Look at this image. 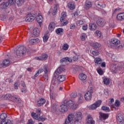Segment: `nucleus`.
<instances>
[{
    "label": "nucleus",
    "mask_w": 124,
    "mask_h": 124,
    "mask_svg": "<svg viewBox=\"0 0 124 124\" xmlns=\"http://www.w3.org/2000/svg\"><path fill=\"white\" fill-rule=\"evenodd\" d=\"M36 113H37V114ZM36 113L32 112L31 113V117H32L34 120H37L41 122H45L46 118L43 117V115L40 116V114H41V109H36Z\"/></svg>",
    "instance_id": "nucleus-1"
},
{
    "label": "nucleus",
    "mask_w": 124,
    "mask_h": 124,
    "mask_svg": "<svg viewBox=\"0 0 124 124\" xmlns=\"http://www.w3.org/2000/svg\"><path fill=\"white\" fill-rule=\"evenodd\" d=\"M1 98L3 100H8V99H13L16 102H19L20 101V99L18 98V96L16 95L12 96L9 94H6L2 95Z\"/></svg>",
    "instance_id": "nucleus-2"
},
{
    "label": "nucleus",
    "mask_w": 124,
    "mask_h": 124,
    "mask_svg": "<svg viewBox=\"0 0 124 124\" xmlns=\"http://www.w3.org/2000/svg\"><path fill=\"white\" fill-rule=\"evenodd\" d=\"M39 70L41 71V73L42 72L44 73V74L43 75V78L48 80V72H49V67L48 65H46L44 66L43 68H40Z\"/></svg>",
    "instance_id": "nucleus-3"
},
{
    "label": "nucleus",
    "mask_w": 124,
    "mask_h": 124,
    "mask_svg": "<svg viewBox=\"0 0 124 124\" xmlns=\"http://www.w3.org/2000/svg\"><path fill=\"white\" fill-rule=\"evenodd\" d=\"M66 12H62L61 14V17H60V21L62 23V26H66L67 24H68V21L66 20Z\"/></svg>",
    "instance_id": "nucleus-4"
},
{
    "label": "nucleus",
    "mask_w": 124,
    "mask_h": 124,
    "mask_svg": "<svg viewBox=\"0 0 124 124\" xmlns=\"http://www.w3.org/2000/svg\"><path fill=\"white\" fill-rule=\"evenodd\" d=\"M59 110L62 113H66V112L68 111V106H67L66 105V102H64V101L63 102H62V105L59 108Z\"/></svg>",
    "instance_id": "nucleus-5"
},
{
    "label": "nucleus",
    "mask_w": 124,
    "mask_h": 124,
    "mask_svg": "<svg viewBox=\"0 0 124 124\" xmlns=\"http://www.w3.org/2000/svg\"><path fill=\"white\" fill-rule=\"evenodd\" d=\"M27 52L26 46H20L16 51L17 56H23Z\"/></svg>",
    "instance_id": "nucleus-6"
},
{
    "label": "nucleus",
    "mask_w": 124,
    "mask_h": 124,
    "mask_svg": "<svg viewBox=\"0 0 124 124\" xmlns=\"http://www.w3.org/2000/svg\"><path fill=\"white\" fill-rule=\"evenodd\" d=\"M93 88H89L88 91L84 95V97L87 101H89L92 99V94L93 93Z\"/></svg>",
    "instance_id": "nucleus-7"
},
{
    "label": "nucleus",
    "mask_w": 124,
    "mask_h": 124,
    "mask_svg": "<svg viewBox=\"0 0 124 124\" xmlns=\"http://www.w3.org/2000/svg\"><path fill=\"white\" fill-rule=\"evenodd\" d=\"M36 17V15L35 14H31V13H30L27 15L25 21L26 22H32V21L35 19Z\"/></svg>",
    "instance_id": "nucleus-8"
},
{
    "label": "nucleus",
    "mask_w": 124,
    "mask_h": 124,
    "mask_svg": "<svg viewBox=\"0 0 124 124\" xmlns=\"http://www.w3.org/2000/svg\"><path fill=\"white\" fill-rule=\"evenodd\" d=\"M73 119H74V115L73 114H69L68 117L65 119L64 124H71Z\"/></svg>",
    "instance_id": "nucleus-9"
},
{
    "label": "nucleus",
    "mask_w": 124,
    "mask_h": 124,
    "mask_svg": "<svg viewBox=\"0 0 124 124\" xmlns=\"http://www.w3.org/2000/svg\"><path fill=\"white\" fill-rule=\"evenodd\" d=\"M64 102H66V105L68 107L70 108H72L73 109H75L77 106H76V104L75 102H73V101L70 100V101H66L64 100Z\"/></svg>",
    "instance_id": "nucleus-10"
},
{
    "label": "nucleus",
    "mask_w": 124,
    "mask_h": 124,
    "mask_svg": "<svg viewBox=\"0 0 124 124\" xmlns=\"http://www.w3.org/2000/svg\"><path fill=\"white\" fill-rule=\"evenodd\" d=\"M82 117V113L80 112H77L75 115V122H77V123H81Z\"/></svg>",
    "instance_id": "nucleus-11"
},
{
    "label": "nucleus",
    "mask_w": 124,
    "mask_h": 124,
    "mask_svg": "<svg viewBox=\"0 0 124 124\" xmlns=\"http://www.w3.org/2000/svg\"><path fill=\"white\" fill-rule=\"evenodd\" d=\"M96 24L99 27H104L105 24H106V21L105 20L102 18H99L96 21Z\"/></svg>",
    "instance_id": "nucleus-12"
},
{
    "label": "nucleus",
    "mask_w": 124,
    "mask_h": 124,
    "mask_svg": "<svg viewBox=\"0 0 124 124\" xmlns=\"http://www.w3.org/2000/svg\"><path fill=\"white\" fill-rule=\"evenodd\" d=\"M102 102V101H101V100H98L95 103L93 104L91 107L92 110H94L96 109L97 107H99V106L101 105Z\"/></svg>",
    "instance_id": "nucleus-13"
},
{
    "label": "nucleus",
    "mask_w": 124,
    "mask_h": 124,
    "mask_svg": "<svg viewBox=\"0 0 124 124\" xmlns=\"http://www.w3.org/2000/svg\"><path fill=\"white\" fill-rule=\"evenodd\" d=\"M35 15H36L35 18H36L37 22L40 25V24H42V22H43V17H42V16L39 13H38V15L36 14Z\"/></svg>",
    "instance_id": "nucleus-14"
},
{
    "label": "nucleus",
    "mask_w": 124,
    "mask_h": 124,
    "mask_svg": "<svg viewBox=\"0 0 124 124\" xmlns=\"http://www.w3.org/2000/svg\"><path fill=\"white\" fill-rule=\"evenodd\" d=\"M99 115V120H100V121H105V120L108 119V117H109L108 114L102 112H100Z\"/></svg>",
    "instance_id": "nucleus-15"
},
{
    "label": "nucleus",
    "mask_w": 124,
    "mask_h": 124,
    "mask_svg": "<svg viewBox=\"0 0 124 124\" xmlns=\"http://www.w3.org/2000/svg\"><path fill=\"white\" fill-rule=\"evenodd\" d=\"M110 44L111 46H117L120 44V40L118 39H112L111 40Z\"/></svg>",
    "instance_id": "nucleus-16"
},
{
    "label": "nucleus",
    "mask_w": 124,
    "mask_h": 124,
    "mask_svg": "<svg viewBox=\"0 0 124 124\" xmlns=\"http://www.w3.org/2000/svg\"><path fill=\"white\" fill-rule=\"evenodd\" d=\"M36 60H39V61H46L48 59V55L44 53L40 57H36Z\"/></svg>",
    "instance_id": "nucleus-17"
},
{
    "label": "nucleus",
    "mask_w": 124,
    "mask_h": 124,
    "mask_svg": "<svg viewBox=\"0 0 124 124\" xmlns=\"http://www.w3.org/2000/svg\"><path fill=\"white\" fill-rule=\"evenodd\" d=\"M65 70L64 68H62L61 66L59 67L55 72L54 75H59L62 73V72H63Z\"/></svg>",
    "instance_id": "nucleus-18"
},
{
    "label": "nucleus",
    "mask_w": 124,
    "mask_h": 124,
    "mask_svg": "<svg viewBox=\"0 0 124 124\" xmlns=\"http://www.w3.org/2000/svg\"><path fill=\"white\" fill-rule=\"evenodd\" d=\"M61 63H65L67 62H72V59L68 57H65L64 58L60 60Z\"/></svg>",
    "instance_id": "nucleus-19"
},
{
    "label": "nucleus",
    "mask_w": 124,
    "mask_h": 124,
    "mask_svg": "<svg viewBox=\"0 0 124 124\" xmlns=\"http://www.w3.org/2000/svg\"><path fill=\"white\" fill-rule=\"evenodd\" d=\"M39 42H40V40L38 38L31 39L29 41V43L31 45H34V44H36V43H39Z\"/></svg>",
    "instance_id": "nucleus-20"
},
{
    "label": "nucleus",
    "mask_w": 124,
    "mask_h": 124,
    "mask_svg": "<svg viewBox=\"0 0 124 124\" xmlns=\"http://www.w3.org/2000/svg\"><path fill=\"white\" fill-rule=\"evenodd\" d=\"M116 119L119 124H124V117H123V115L120 114L117 116L116 117Z\"/></svg>",
    "instance_id": "nucleus-21"
},
{
    "label": "nucleus",
    "mask_w": 124,
    "mask_h": 124,
    "mask_svg": "<svg viewBox=\"0 0 124 124\" xmlns=\"http://www.w3.org/2000/svg\"><path fill=\"white\" fill-rule=\"evenodd\" d=\"M9 6V2H3L0 4V7L1 9H6Z\"/></svg>",
    "instance_id": "nucleus-22"
},
{
    "label": "nucleus",
    "mask_w": 124,
    "mask_h": 124,
    "mask_svg": "<svg viewBox=\"0 0 124 124\" xmlns=\"http://www.w3.org/2000/svg\"><path fill=\"white\" fill-rule=\"evenodd\" d=\"M39 33H40V31H39V29H38V28H35L33 30V34L35 37L39 36Z\"/></svg>",
    "instance_id": "nucleus-23"
},
{
    "label": "nucleus",
    "mask_w": 124,
    "mask_h": 124,
    "mask_svg": "<svg viewBox=\"0 0 124 124\" xmlns=\"http://www.w3.org/2000/svg\"><path fill=\"white\" fill-rule=\"evenodd\" d=\"M92 2L87 0L85 2L84 7L86 9H90L92 7Z\"/></svg>",
    "instance_id": "nucleus-24"
},
{
    "label": "nucleus",
    "mask_w": 124,
    "mask_h": 124,
    "mask_svg": "<svg viewBox=\"0 0 124 124\" xmlns=\"http://www.w3.org/2000/svg\"><path fill=\"white\" fill-rule=\"evenodd\" d=\"M45 102H46V100L43 98H41L39 101H38L37 105L39 107H40L41 105H43V104H45Z\"/></svg>",
    "instance_id": "nucleus-25"
},
{
    "label": "nucleus",
    "mask_w": 124,
    "mask_h": 124,
    "mask_svg": "<svg viewBox=\"0 0 124 124\" xmlns=\"http://www.w3.org/2000/svg\"><path fill=\"white\" fill-rule=\"evenodd\" d=\"M68 7L70 10H73V9L75 8V5H74V2H69L68 4Z\"/></svg>",
    "instance_id": "nucleus-26"
},
{
    "label": "nucleus",
    "mask_w": 124,
    "mask_h": 124,
    "mask_svg": "<svg viewBox=\"0 0 124 124\" xmlns=\"http://www.w3.org/2000/svg\"><path fill=\"white\" fill-rule=\"evenodd\" d=\"M57 80L59 82H63L65 80V75H60L57 78Z\"/></svg>",
    "instance_id": "nucleus-27"
},
{
    "label": "nucleus",
    "mask_w": 124,
    "mask_h": 124,
    "mask_svg": "<svg viewBox=\"0 0 124 124\" xmlns=\"http://www.w3.org/2000/svg\"><path fill=\"white\" fill-rule=\"evenodd\" d=\"M15 2L18 6H21L25 3V0H15Z\"/></svg>",
    "instance_id": "nucleus-28"
},
{
    "label": "nucleus",
    "mask_w": 124,
    "mask_h": 124,
    "mask_svg": "<svg viewBox=\"0 0 124 124\" xmlns=\"http://www.w3.org/2000/svg\"><path fill=\"white\" fill-rule=\"evenodd\" d=\"M55 23L51 22L50 23L49 26H48V29L50 31H54V29H55Z\"/></svg>",
    "instance_id": "nucleus-29"
},
{
    "label": "nucleus",
    "mask_w": 124,
    "mask_h": 124,
    "mask_svg": "<svg viewBox=\"0 0 124 124\" xmlns=\"http://www.w3.org/2000/svg\"><path fill=\"white\" fill-rule=\"evenodd\" d=\"M94 121L91 116L88 117L87 124H94Z\"/></svg>",
    "instance_id": "nucleus-30"
},
{
    "label": "nucleus",
    "mask_w": 124,
    "mask_h": 124,
    "mask_svg": "<svg viewBox=\"0 0 124 124\" xmlns=\"http://www.w3.org/2000/svg\"><path fill=\"white\" fill-rule=\"evenodd\" d=\"M78 78L80 79V80H81L82 81H84V80H86L87 79V76H86L84 74H80L78 76Z\"/></svg>",
    "instance_id": "nucleus-31"
},
{
    "label": "nucleus",
    "mask_w": 124,
    "mask_h": 124,
    "mask_svg": "<svg viewBox=\"0 0 124 124\" xmlns=\"http://www.w3.org/2000/svg\"><path fill=\"white\" fill-rule=\"evenodd\" d=\"M117 18L118 20H124V13L119 14L117 16Z\"/></svg>",
    "instance_id": "nucleus-32"
},
{
    "label": "nucleus",
    "mask_w": 124,
    "mask_h": 124,
    "mask_svg": "<svg viewBox=\"0 0 124 124\" xmlns=\"http://www.w3.org/2000/svg\"><path fill=\"white\" fill-rule=\"evenodd\" d=\"M91 31H95L96 30V25L94 23H90L89 24Z\"/></svg>",
    "instance_id": "nucleus-33"
},
{
    "label": "nucleus",
    "mask_w": 124,
    "mask_h": 124,
    "mask_svg": "<svg viewBox=\"0 0 124 124\" xmlns=\"http://www.w3.org/2000/svg\"><path fill=\"white\" fill-rule=\"evenodd\" d=\"M50 97L51 99L55 100V99H56V97H57V94H56V93H54L53 92H50Z\"/></svg>",
    "instance_id": "nucleus-34"
},
{
    "label": "nucleus",
    "mask_w": 124,
    "mask_h": 124,
    "mask_svg": "<svg viewBox=\"0 0 124 124\" xmlns=\"http://www.w3.org/2000/svg\"><path fill=\"white\" fill-rule=\"evenodd\" d=\"M55 31L58 35H62V32L63 31V29L62 28H58Z\"/></svg>",
    "instance_id": "nucleus-35"
},
{
    "label": "nucleus",
    "mask_w": 124,
    "mask_h": 124,
    "mask_svg": "<svg viewBox=\"0 0 124 124\" xmlns=\"http://www.w3.org/2000/svg\"><path fill=\"white\" fill-rule=\"evenodd\" d=\"M0 124H12V122L10 120H2Z\"/></svg>",
    "instance_id": "nucleus-36"
},
{
    "label": "nucleus",
    "mask_w": 124,
    "mask_h": 124,
    "mask_svg": "<svg viewBox=\"0 0 124 124\" xmlns=\"http://www.w3.org/2000/svg\"><path fill=\"white\" fill-rule=\"evenodd\" d=\"M93 47L95 49H97V48H99L100 46H101V45L100 44L98 43H94L92 44Z\"/></svg>",
    "instance_id": "nucleus-37"
},
{
    "label": "nucleus",
    "mask_w": 124,
    "mask_h": 124,
    "mask_svg": "<svg viewBox=\"0 0 124 124\" xmlns=\"http://www.w3.org/2000/svg\"><path fill=\"white\" fill-rule=\"evenodd\" d=\"M101 62H102V60L101 58H96L94 59L95 63H96V64H100V63H101Z\"/></svg>",
    "instance_id": "nucleus-38"
},
{
    "label": "nucleus",
    "mask_w": 124,
    "mask_h": 124,
    "mask_svg": "<svg viewBox=\"0 0 124 124\" xmlns=\"http://www.w3.org/2000/svg\"><path fill=\"white\" fill-rule=\"evenodd\" d=\"M7 117V115L5 113H2L0 115V119L1 120H2V121H5V119Z\"/></svg>",
    "instance_id": "nucleus-39"
},
{
    "label": "nucleus",
    "mask_w": 124,
    "mask_h": 124,
    "mask_svg": "<svg viewBox=\"0 0 124 124\" xmlns=\"http://www.w3.org/2000/svg\"><path fill=\"white\" fill-rule=\"evenodd\" d=\"M101 109L105 112H110V108L108 107L102 106Z\"/></svg>",
    "instance_id": "nucleus-40"
},
{
    "label": "nucleus",
    "mask_w": 124,
    "mask_h": 124,
    "mask_svg": "<svg viewBox=\"0 0 124 124\" xmlns=\"http://www.w3.org/2000/svg\"><path fill=\"white\" fill-rule=\"evenodd\" d=\"M111 68L112 69V70H113V71H119V70H121V68H120V67H118V68H117V67L115 66V65L113 64L111 66Z\"/></svg>",
    "instance_id": "nucleus-41"
},
{
    "label": "nucleus",
    "mask_w": 124,
    "mask_h": 124,
    "mask_svg": "<svg viewBox=\"0 0 124 124\" xmlns=\"http://www.w3.org/2000/svg\"><path fill=\"white\" fill-rule=\"evenodd\" d=\"M96 35L97 37H98V38H101L102 37V34H101V32H100V31H96Z\"/></svg>",
    "instance_id": "nucleus-42"
},
{
    "label": "nucleus",
    "mask_w": 124,
    "mask_h": 124,
    "mask_svg": "<svg viewBox=\"0 0 124 124\" xmlns=\"http://www.w3.org/2000/svg\"><path fill=\"white\" fill-rule=\"evenodd\" d=\"M83 100H84V97L83 95L81 94H79V97L78 98V102L79 103H82L83 102Z\"/></svg>",
    "instance_id": "nucleus-43"
},
{
    "label": "nucleus",
    "mask_w": 124,
    "mask_h": 124,
    "mask_svg": "<svg viewBox=\"0 0 124 124\" xmlns=\"http://www.w3.org/2000/svg\"><path fill=\"white\" fill-rule=\"evenodd\" d=\"M103 82L105 85H109L110 84V80L109 78H105Z\"/></svg>",
    "instance_id": "nucleus-44"
},
{
    "label": "nucleus",
    "mask_w": 124,
    "mask_h": 124,
    "mask_svg": "<svg viewBox=\"0 0 124 124\" xmlns=\"http://www.w3.org/2000/svg\"><path fill=\"white\" fill-rule=\"evenodd\" d=\"M87 36V35L85 33H82L81 35V39L82 41H84V40H86V37Z\"/></svg>",
    "instance_id": "nucleus-45"
},
{
    "label": "nucleus",
    "mask_w": 124,
    "mask_h": 124,
    "mask_svg": "<svg viewBox=\"0 0 124 124\" xmlns=\"http://www.w3.org/2000/svg\"><path fill=\"white\" fill-rule=\"evenodd\" d=\"M20 86V82H16L14 85V88L15 90H18V87Z\"/></svg>",
    "instance_id": "nucleus-46"
},
{
    "label": "nucleus",
    "mask_w": 124,
    "mask_h": 124,
    "mask_svg": "<svg viewBox=\"0 0 124 124\" xmlns=\"http://www.w3.org/2000/svg\"><path fill=\"white\" fill-rule=\"evenodd\" d=\"M5 62H4V63H3V62H2L1 61H0V67H3V66H6V65H7V63H8V62H7V63L5 64L4 63Z\"/></svg>",
    "instance_id": "nucleus-47"
},
{
    "label": "nucleus",
    "mask_w": 124,
    "mask_h": 124,
    "mask_svg": "<svg viewBox=\"0 0 124 124\" xmlns=\"http://www.w3.org/2000/svg\"><path fill=\"white\" fill-rule=\"evenodd\" d=\"M114 104L116 107H119L120 105H121V102H120V101L116 100Z\"/></svg>",
    "instance_id": "nucleus-48"
},
{
    "label": "nucleus",
    "mask_w": 124,
    "mask_h": 124,
    "mask_svg": "<svg viewBox=\"0 0 124 124\" xmlns=\"http://www.w3.org/2000/svg\"><path fill=\"white\" fill-rule=\"evenodd\" d=\"M84 24V21L83 20H78L77 21V25L78 26H81Z\"/></svg>",
    "instance_id": "nucleus-49"
},
{
    "label": "nucleus",
    "mask_w": 124,
    "mask_h": 124,
    "mask_svg": "<svg viewBox=\"0 0 124 124\" xmlns=\"http://www.w3.org/2000/svg\"><path fill=\"white\" fill-rule=\"evenodd\" d=\"M49 39V37L47 35H45L43 37V41L44 42H47L48 39Z\"/></svg>",
    "instance_id": "nucleus-50"
},
{
    "label": "nucleus",
    "mask_w": 124,
    "mask_h": 124,
    "mask_svg": "<svg viewBox=\"0 0 124 124\" xmlns=\"http://www.w3.org/2000/svg\"><path fill=\"white\" fill-rule=\"evenodd\" d=\"M68 45L67 44H65L64 45L62 46V49L63 50H67L68 49Z\"/></svg>",
    "instance_id": "nucleus-51"
},
{
    "label": "nucleus",
    "mask_w": 124,
    "mask_h": 124,
    "mask_svg": "<svg viewBox=\"0 0 124 124\" xmlns=\"http://www.w3.org/2000/svg\"><path fill=\"white\" fill-rule=\"evenodd\" d=\"M57 12H58V9H57V7H54L53 12L52 13V15L53 16H55V15H56V14H57Z\"/></svg>",
    "instance_id": "nucleus-52"
},
{
    "label": "nucleus",
    "mask_w": 124,
    "mask_h": 124,
    "mask_svg": "<svg viewBox=\"0 0 124 124\" xmlns=\"http://www.w3.org/2000/svg\"><path fill=\"white\" fill-rule=\"evenodd\" d=\"M70 96L71 98H75L77 96V93H73L71 94Z\"/></svg>",
    "instance_id": "nucleus-53"
},
{
    "label": "nucleus",
    "mask_w": 124,
    "mask_h": 124,
    "mask_svg": "<svg viewBox=\"0 0 124 124\" xmlns=\"http://www.w3.org/2000/svg\"><path fill=\"white\" fill-rule=\"evenodd\" d=\"M97 72L99 75H103V71L102 70V69L100 68L99 70H97Z\"/></svg>",
    "instance_id": "nucleus-54"
},
{
    "label": "nucleus",
    "mask_w": 124,
    "mask_h": 124,
    "mask_svg": "<svg viewBox=\"0 0 124 124\" xmlns=\"http://www.w3.org/2000/svg\"><path fill=\"white\" fill-rule=\"evenodd\" d=\"M92 55H93V56H98L99 52L98 51H93L92 52Z\"/></svg>",
    "instance_id": "nucleus-55"
},
{
    "label": "nucleus",
    "mask_w": 124,
    "mask_h": 124,
    "mask_svg": "<svg viewBox=\"0 0 124 124\" xmlns=\"http://www.w3.org/2000/svg\"><path fill=\"white\" fill-rule=\"evenodd\" d=\"M73 61L77 62L78 61V55H76L73 57Z\"/></svg>",
    "instance_id": "nucleus-56"
},
{
    "label": "nucleus",
    "mask_w": 124,
    "mask_h": 124,
    "mask_svg": "<svg viewBox=\"0 0 124 124\" xmlns=\"http://www.w3.org/2000/svg\"><path fill=\"white\" fill-rule=\"evenodd\" d=\"M51 108L52 110L56 111V110H57V107L56 106V104H53Z\"/></svg>",
    "instance_id": "nucleus-57"
},
{
    "label": "nucleus",
    "mask_w": 124,
    "mask_h": 124,
    "mask_svg": "<svg viewBox=\"0 0 124 124\" xmlns=\"http://www.w3.org/2000/svg\"><path fill=\"white\" fill-rule=\"evenodd\" d=\"M7 62H8V63L7 64V65H8V64H9V63H10V62H9V60L6 59V60H4V61L2 62L3 63H4H4H5V64H6V63H7Z\"/></svg>",
    "instance_id": "nucleus-58"
},
{
    "label": "nucleus",
    "mask_w": 124,
    "mask_h": 124,
    "mask_svg": "<svg viewBox=\"0 0 124 124\" xmlns=\"http://www.w3.org/2000/svg\"><path fill=\"white\" fill-rule=\"evenodd\" d=\"M41 73V71L39 70L38 71H37L36 73L34 75V77H37L39 74Z\"/></svg>",
    "instance_id": "nucleus-59"
},
{
    "label": "nucleus",
    "mask_w": 124,
    "mask_h": 124,
    "mask_svg": "<svg viewBox=\"0 0 124 124\" xmlns=\"http://www.w3.org/2000/svg\"><path fill=\"white\" fill-rule=\"evenodd\" d=\"M82 30L83 31H87L88 30V25H84L82 26Z\"/></svg>",
    "instance_id": "nucleus-60"
},
{
    "label": "nucleus",
    "mask_w": 124,
    "mask_h": 124,
    "mask_svg": "<svg viewBox=\"0 0 124 124\" xmlns=\"http://www.w3.org/2000/svg\"><path fill=\"white\" fill-rule=\"evenodd\" d=\"M7 2H9V4L11 5L14 4V0H8Z\"/></svg>",
    "instance_id": "nucleus-61"
},
{
    "label": "nucleus",
    "mask_w": 124,
    "mask_h": 124,
    "mask_svg": "<svg viewBox=\"0 0 124 124\" xmlns=\"http://www.w3.org/2000/svg\"><path fill=\"white\" fill-rule=\"evenodd\" d=\"M70 30H74L75 29V24H71L70 26Z\"/></svg>",
    "instance_id": "nucleus-62"
},
{
    "label": "nucleus",
    "mask_w": 124,
    "mask_h": 124,
    "mask_svg": "<svg viewBox=\"0 0 124 124\" xmlns=\"http://www.w3.org/2000/svg\"><path fill=\"white\" fill-rule=\"evenodd\" d=\"M21 85L23 88H26V83H25V81H21Z\"/></svg>",
    "instance_id": "nucleus-63"
},
{
    "label": "nucleus",
    "mask_w": 124,
    "mask_h": 124,
    "mask_svg": "<svg viewBox=\"0 0 124 124\" xmlns=\"http://www.w3.org/2000/svg\"><path fill=\"white\" fill-rule=\"evenodd\" d=\"M109 26L110 28H114L115 24H114V23H111L109 24Z\"/></svg>",
    "instance_id": "nucleus-64"
}]
</instances>
